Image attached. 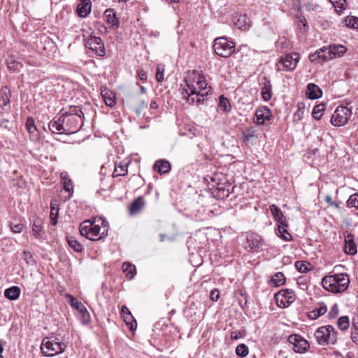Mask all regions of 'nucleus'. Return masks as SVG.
<instances>
[{
  "mask_svg": "<svg viewBox=\"0 0 358 358\" xmlns=\"http://www.w3.org/2000/svg\"><path fill=\"white\" fill-rule=\"evenodd\" d=\"M183 82L182 95L189 104H199L208 95L210 87L205 77L198 71H188Z\"/></svg>",
  "mask_w": 358,
  "mask_h": 358,
  "instance_id": "nucleus-1",
  "label": "nucleus"
},
{
  "mask_svg": "<svg viewBox=\"0 0 358 358\" xmlns=\"http://www.w3.org/2000/svg\"><path fill=\"white\" fill-rule=\"evenodd\" d=\"M108 223L102 217L83 222L80 225V233L90 241H96L107 236Z\"/></svg>",
  "mask_w": 358,
  "mask_h": 358,
  "instance_id": "nucleus-2",
  "label": "nucleus"
},
{
  "mask_svg": "<svg viewBox=\"0 0 358 358\" xmlns=\"http://www.w3.org/2000/svg\"><path fill=\"white\" fill-rule=\"evenodd\" d=\"M323 287L331 292L341 293L348 288L349 277L345 273H338L327 275L322 278Z\"/></svg>",
  "mask_w": 358,
  "mask_h": 358,
  "instance_id": "nucleus-3",
  "label": "nucleus"
},
{
  "mask_svg": "<svg viewBox=\"0 0 358 358\" xmlns=\"http://www.w3.org/2000/svg\"><path fill=\"white\" fill-rule=\"evenodd\" d=\"M65 349V343L57 341V338H45L41 345V350L46 357H52L62 353Z\"/></svg>",
  "mask_w": 358,
  "mask_h": 358,
  "instance_id": "nucleus-4",
  "label": "nucleus"
},
{
  "mask_svg": "<svg viewBox=\"0 0 358 358\" xmlns=\"http://www.w3.org/2000/svg\"><path fill=\"white\" fill-rule=\"evenodd\" d=\"M315 337L320 345L334 344L337 340V332L331 325L322 326L315 331Z\"/></svg>",
  "mask_w": 358,
  "mask_h": 358,
  "instance_id": "nucleus-5",
  "label": "nucleus"
},
{
  "mask_svg": "<svg viewBox=\"0 0 358 358\" xmlns=\"http://www.w3.org/2000/svg\"><path fill=\"white\" fill-rule=\"evenodd\" d=\"M299 60V55L296 52L288 53L281 56L276 64L277 71H294Z\"/></svg>",
  "mask_w": 358,
  "mask_h": 358,
  "instance_id": "nucleus-6",
  "label": "nucleus"
},
{
  "mask_svg": "<svg viewBox=\"0 0 358 358\" xmlns=\"http://www.w3.org/2000/svg\"><path fill=\"white\" fill-rule=\"evenodd\" d=\"M62 117L66 134H74L79 131L83 125V118L79 115L71 116L62 114Z\"/></svg>",
  "mask_w": 358,
  "mask_h": 358,
  "instance_id": "nucleus-7",
  "label": "nucleus"
},
{
  "mask_svg": "<svg viewBox=\"0 0 358 358\" xmlns=\"http://www.w3.org/2000/svg\"><path fill=\"white\" fill-rule=\"evenodd\" d=\"M352 112L346 106H338L333 113L331 122L335 127H341L345 124L350 117Z\"/></svg>",
  "mask_w": 358,
  "mask_h": 358,
  "instance_id": "nucleus-8",
  "label": "nucleus"
},
{
  "mask_svg": "<svg viewBox=\"0 0 358 358\" xmlns=\"http://www.w3.org/2000/svg\"><path fill=\"white\" fill-rule=\"evenodd\" d=\"M277 305L280 308L289 306L295 299V294L292 289H281L275 294Z\"/></svg>",
  "mask_w": 358,
  "mask_h": 358,
  "instance_id": "nucleus-9",
  "label": "nucleus"
},
{
  "mask_svg": "<svg viewBox=\"0 0 358 358\" xmlns=\"http://www.w3.org/2000/svg\"><path fill=\"white\" fill-rule=\"evenodd\" d=\"M289 343L296 353H304L310 348V344L305 338L298 334H292L288 337Z\"/></svg>",
  "mask_w": 358,
  "mask_h": 358,
  "instance_id": "nucleus-10",
  "label": "nucleus"
},
{
  "mask_svg": "<svg viewBox=\"0 0 358 358\" xmlns=\"http://www.w3.org/2000/svg\"><path fill=\"white\" fill-rule=\"evenodd\" d=\"M85 46L97 55L103 56L105 54L104 45L99 37L90 36L85 40Z\"/></svg>",
  "mask_w": 358,
  "mask_h": 358,
  "instance_id": "nucleus-11",
  "label": "nucleus"
},
{
  "mask_svg": "<svg viewBox=\"0 0 358 358\" xmlns=\"http://www.w3.org/2000/svg\"><path fill=\"white\" fill-rule=\"evenodd\" d=\"M263 245V240L260 235L251 233L247 235L244 248L248 252H252L260 248Z\"/></svg>",
  "mask_w": 358,
  "mask_h": 358,
  "instance_id": "nucleus-12",
  "label": "nucleus"
},
{
  "mask_svg": "<svg viewBox=\"0 0 358 358\" xmlns=\"http://www.w3.org/2000/svg\"><path fill=\"white\" fill-rule=\"evenodd\" d=\"M233 23L238 29L248 31L251 26L250 19L247 15L236 14L233 15Z\"/></svg>",
  "mask_w": 358,
  "mask_h": 358,
  "instance_id": "nucleus-13",
  "label": "nucleus"
},
{
  "mask_svg": "<svg viewBox=\"0 0 358 358\" xmlns=\"http://www.w3.org/2000/svg\"><path fill=\"white\" fill-rule=\"evenodd\" d=\"M67 297L70 298V304L72 307H73L75 309H76L80 314L84 322H87L90 321V314L88 311L87 310L86 308L84 306V305L78 301L76 298L72 296L71 295L67 294Z\"/></svg>",
  "mask_w": 358,
  "mask_h": 358,
  "instance_id": "nucleus-14",
  "label": "nucleus"
},
{
  "mask_svg": "<svg viewBox=\"0 0 358 358\" xmlns=\"http://www.w3.org/2000/svg\"><path fill=\"white\" fill-rule=\"evenodd\" d=\"M271 116V110L267 107L257 109L255 122L257 124H264L265 121L269 120Z\"/></svg>",
  "mask_w": 358,
  "mask_h": 358,
  "instance_id": "nucleus-15",
  "label": "nucleus"
},
{
  "mask_svg": "<svg viewBox=\"0 0 358 358\" xmlns=\"http://www.w3.org/2000/svg\"><path fill=\"white\" fill-rule=\"evenodd\" d=\"M103 17L110 29H117L119 22L113 9H106L103 13Z\"/></svg>",
  "mask_w": 358,
  "mask_h": 358,
  "instance_id": "nucleus-16",
  "label": "nucleus"
},
{
  "mask_svg": "<svg viewBox=\"0 0 358 358\" xmlns=\"http://www.w3.org/2000/svg\"><path fill=\"white\" fill-rule=\"evenodd\" d=\"M62 115L57 120H52L48 124L49 129L54 134H66L64 124H63Z\"/></svg>",
  "mask_w": 358,
  "mask_h": 358,
  "instance_id": "nucleus-17",
  "label": "nucleus"
},
{
  "mask_svg": "<svg viewBox=\"0 0 358 358\" xmlns=\"http://www.w3.org/2000/svg\"><path fill=\"white\" fill-rule=\"evenodd\" d=\"M307 97L310 99H317L322 96V92L320 88L314 83H309L306 91Z\"/></svg>",
  "mask_w": 358,
  "mask_h": 358,
  "instance_id": "nucleus-18",
  "label": "nucleus"
},
{
  "mask_svg": "<svg viewBox=\"0 0 358 358\" xmlns=\"http://www.w3.org/2000/svg\"><path fill=\"white\" fill-rule=\"evenodd\" d=\"M91 10L90 0H83L77 6V13L80 17H86Z\"/></svg>",
  "mask_w": 358,
  "mask_h": 358,
  "instance_id": "nucleus-19",
  "label": "nucleus"
},
{
  "mask_svg": "<svg viewBox=\"0 0 358 358\" xmlns=\"http://www.w3.org/2000/svg\"><path fill=\"white\" fill-rule=\"evenodd\" d=\"M101 96L108 106L113 107L115 105V96L110 90L107 88L101 89Z\"/></svg>",
  "mask_w": 358,
  "mask_h": 358,
  "instance_id": "nucleus-20",
  "label": "nucleus"
},
{
  "mask_svg": "<svg viewBox=\"0 0 358 358\" xmlns=\"http://www.w3.org/2000/svg\"><path fill=\"white\" fill-rule=\"evenodd\" d=\"M145 206V201L142 196H139L130 205L129 213L131 215H136L138 213L143 206Z\"/></svg>",
  "mask_w": 358,
  "mask_h": 358,
  "instance_id": "nucleus-21",
  "label": "nucleus"
},
{
  "mask_svg": "<svg viewBox=\"0 0 358 358\" xmlns=\"http://www.w3.org/2000/svg\"><path fill=\"white\" fill-rule=\"evenodd\" d=\"M270 210L275 220L279 223H285L286 222L285 216L280 210L276 205L272 204L270 206Z\"/></svg>",
  "mask_w": 358,
  "mask_h": 358,
  "instance_id": "nucleus-22",
  "label": "nucleus"
},
{
  "mask_svg": "<svg viewBox=\"0 0 358 358\" xmlns=\"http://www.w3.org/2000/svg\"><path fill=\"white\" fill-rule=\"evenodd\" d=\"M154 169L158 173L162 174L169 172L171 169V165L169 162L164 160H159L156 162Z\"/></svg>",
  "mask_w": 358,
  "mask_h": 358,
  "instance_id": "nucleus-23",
  "label": "nucleus"
},
{
  "mask_svg": "<svg viewBox=\"0 0 358 358\" xmlns=\"http://www.w3.org/2000/svg\"><path fill=\"white\" fill-rule=\"evenodd\" d=\"M25 127L30 134V138L33 139L36 138L38 136L37 128L34 124V120L32 117H29L27 119Z\"/></svg>",
  "mask_w": 358,
  "mask_h": 358,
  "instance_id": "nucleus-24",
  "label": "nucleus"
},
{
  "mask_svg": "<svg viewBox=\"0 0 358 358\" xmlns=\"http://www.w3.org/2000/svg\"><path fill=\"white\" fill-rule=\"evenodd\" d=\"M288 227L287 222L280 224L278 225V236L280 238L285 241H290L292 240V235L287 231L286 228Z\"/></svg>",
  "mask_w": 358,
  "mask_h": 358,
  "instance_id": "nucleus-25",
  "label": "nucleus"
},
{
  "mask_svg": "<svg viewBox=\"0 0 358 358\" xmlns=\"http://www.w3.org/2000/svg\"><path fill=\"white\" fill-rule=\"evenodd\" d=\"M60 177L63 183L64 190L67 192L72 193L73 189V182L69 178L67 173L62 172L60 174Z\"/></svg>",
  "mask_w": 358,
  "mask_h": 358,
  "instance_id": "nucleus-26",
  "label": "nucleus"
},
{
  "mask_svg": "<svg viewBox=\"0 0 358 358\" xmlns=\"http://www.w3.org/2000/svg\"><path fill=\"white\" fill-rule=\"evenodd\" d=\"M262 99L267 101L272 96L271 84L269 80H266L261 92Z\"/></svg>",
  "mask_w": 358,
  "mask_h": 358,
  "instance_id": "nucleus-27",
  "label": "nucleus"
},
{
  "mask_svg": "<svg viewBox=\"0 0 358 358\" xmlns=\"http://www.w3.org/2000/svg\"><path fill=\"white\" fill-rule=\"evenodd\" d=\"M345 252L349 255H355L357 253V248L352 241L351 235H348L345 237Z\"/></svg>",
  "mask_w": 358,
  "mask_h": 358,
  "instance_id": "nucleus-28",
  "label": "nucleus"
},
{
  "mask_svg": "<svg viewBox=\"0 0 358 358\" xmlns=\"http://www.w3.org/2000/svg\"><path fill=\"white\" fill-rule=\"evenodd\" d=\"M20 294V289L18 287L13 286L5 290L4 295L10 300H16Z\"/></svg>",
  "mask_w": 358,
  "mask_h": 358,
  "instance_id": "nucleus-29",
  "label": "nucleus"
},
{
  "mask_svg": "<svg viewBox=\"0 0 358 358\" xmlns=\"http://www.w3.org/2000/svg\"><path fill=\"white\" fill-rule=\"evenodd\" d=\"M329 47L331 51L334 59L343 56L347 51V48L343 45H334Z\"/></svg>",
  "mask_w": 358,
  "mask_h": 358,
  "instance_id": "nucleus-30",
  "label": "nucleus"
},
{
  "mask_svg": "<svg viewBox=\"0 0 358 358\" xmlns=\"http://www.w3.org/2000/svg\"><path fill=\"white\" fill-rule=\"evenodd\" d=\"M224 37H218L215 39L213 49L215 52L223 57H224Z\"/></svg>",
  "mask_w": 358,
  "mask_h": 358,
  "instance_id": "nucleus-31",
  "label": "nucleus"
},
{
  "mask_svg": "<svg viewBox=\"0 0 358 358\" xmlns=\"http://www.w3.org/2000/svg\"><path fill=\"white\" fill-rule=\"evenodd\" d=\"M127 166L126 164L120 162L119 164H115L114 171L113 173V178L118 176H124L127 174Z\"/></svg>",
  "mask_w": 358,
  "mask_h": 358,
  "instance_id": "nucleus-32",
  "label": "nucleus"
},
{
  "mask_svg": "<svg viewBox=\"0 0 358 358\" xmlns=\"http://www.w3.org/2000/svg\"><path fill=\"white\" fill-rule=\"evenodd\" d=\"M122 270L125 273L127 277L129 279L133 278L136 275V267L128 262H124L122 264Z\"/></svg>",
  "mask_w": 358,
  "mask_h": 358,
  "instance_id": "nucleus-33",
  "label": "nucleus"
},
{
  "mask_svg": "<svg viewBox=\"0 0 358 358\" xmlns=\"http://www.w3.org/2000/svg\"><path fill=\"white\" fill-rule=\"evenodd\" d=\"M6 63L7 67L13 71H19L22 67L21 63L16 61L13 57H9Z\"/></svg>",
  "mask_w": 358,
  "mask_h": 358,
  "instance_id": "nucleus-34",
  "label": "nucleus"
},
{
  "mask_svg": "<svg viewBox=\"0 0 358 358\" xmlns=\"http://www.w3.org/2000/svg\"><path fill=\"white\" fill-rule=\"evenodd\" d=\"M325 108H326L325 104H324V103H320V104L315 106L313 108V110L312 112L313 117L315 120H320L322 117V116L323 115V112L324 111Z\"/></svg>",
  "mask_w": 358,
  "mask_h": 358,
  "instance_id": "nucleus-35",
  "label": "nucleus"
},
{
  "mask_svg": "<svg viewBox=\"0 0 358 358\" xmlns=\"http://www.w3.org/2000/svg\"><path fill=\"white\" fill-rule=\"evenodd\" d=\"M59 215V208L52 202L50 203V220L51 224L55 226L57 223V217Z\"/></svg>",
  "mask_w": 358,
  "mask_h": 358,
  "instance_id": "nucleus-36",
  "label": "nucleus"
},
{
  "mask_svg": "<svg viewBox=\"0 0 358 358\" xmlns=\"http://www.w3.org/2000/svg\"><path fill=\"white\" fill-rule=\"evenodd\" d=\"M286 278L284 274L281 272L276 273L271 279L272 282L275 286H280L285 284Z\"/></svg>",
  "mask_w": 358,
  "mask_h": 358,
  "instance_id": "nucleus-37",
  "label": "nucleus"
},
{
  "mask_svg": "<svg viewBox=\"0 0 358 358\" xmlns=\"http://www.w3.org/2000/svg\"><path fill=\"white\" fill-rule=\"evenodd\" d=\"M225 57L230 56L235 52V43L230 39L225 37Z\"/></svg>",
  "mask_w": 358,
  "mask_h": 358,
  "instance_id": "nucleus-38",
  "label": "nucleus"
},
{
  "mask_svg": "<svg viewBox=\"0 0 358 358\" xmlns=\"http://www.w3.org/2000/svg\"><path fill=\"white\" fill-rule=\"evenodd\" d=\"M337 325L341 330L345 331L350 327V320L348 316H342L338 318Z\"/></svg>",
  "mask_w": 358,
  "mask_h": 358,
  "instance_id": "nucleus-39",
  "label": "nucleus"
},
{
  "mask_svg": "<svg viewBox=\"0 0 358 358\" xmlns=\"http://www.w3.org/2000/svg\"><path fill=\"white\" fill-rule=\"evenodd\" d=\"M257 129L252 127L248 129L246 131L243 132V136L247 141H251L252 139L257 138Z\"/></svg>",
  "mask_w": 358,
  "mask_h": 358,
  "instance_id": "nucleus-40",
  "label": "nucleus"
},
{
  "mask_svg": "<svg viewBox=\"0 0 358 358\" xmlns=\"http://www.w3.org/2000/svg\"><path fill=\"white\" fill-rule=\"evenodd\" d=\"M123 320L126 324L129 327L131 330H134L137 327V322L131 313L130 315H127L123 317Z\"/></svg>",
  "mask_w": 358,
  "mask_h": 358,
  "instance_id": "nucleus-41",
  "label": "nucleus"
},
{
  "mask_svg": "<svg viewBox=\"0 0 358 358\" xmlns=\"http://www.w3.org/2000/svg\"><path fill=\"white\" fill-rule=\"evenodd\" d=\"M346 204L349 208H355L358 209V192L350 195L346 202Z\"/></svg>",
  "mask_w": 358,
  "mask_h": 358,
  "instance_id": "nucleus-42",
  "label": "nucleus"
},
{
  "mask_svg": "<svg viewBox=\"0 0 358 358\" xmlns=\"http://www.w3.org/2000/svg\"><path fill=\"white\" fill-rule=\"evenodd\" d=\"M68 243L71 248H72L76 252H81L83 250V247L79 242L76 240L73 237L68 238Z\"/></svg>",
  "mask_w": 358,
  "mask_h": 358,
  "instance_id": "nucleus-43",
  "label": "nucleus"
},
{
  "mask_svg": "<svg viewBox=\"0 0 358 358\" xmlns=\"http://www.w3.org/2000/svg\"><path fill=\"white\" fill-rule=\"evenodd\" d=\"M310 264L305 261H297L295 267L300 273H306L309 270Z\"/></svg>",
  "mask_w": 358,
  "mask_h": 358,
  "instance_id": "nucleus-44",
  "label": "nucleus"
},
{
  "mask_svg": "<svg viewBox=\"0 0 358 358\" xmlns=\"http://www.w3.org/2000/svg\"><path fill=\"white\" fill-rule=\"evenodd\" d=\"M332 3L336 10L338 13H341L344 9H345V0H329Z\"/></svg>",
  "mask_w": 358,
  "mask_h": 358,
  "instance_id": "nucleus-45",
  "label": "nucleus"
},
{
  "mask_svg": "<svg viewBox=\"0 0 358 358\" xmlns=\"http://www.w3.org/2000/svg\"><path fill=\"white\" fill-rule=\"evenodd\" d=\"M320 50L322 51V53H320L322 55V62H327L334 59L333 55H331V51L329 47H323L320 48Z\"/></svg>",
  "mask_w": 358,
  "mask_h": 358,
  "instance_id": "nucleus-46",
  "label": "nucleus"
},
{
  "mask_svg": "<svg viewBox=\"0 0 358 358\" xmlns=\"http://www.w3.org/2000/svg\"><path fill=\"white\" fill-rule=\"evenodd\" d=\"M236 353L238 356H241V357H246L249 353L248 346L245 344L238 345L236 347Z\"/></svg>",
  "mask_w": 358,
  "mask_h": 358,
  "instance_id": "nucleus-47",
  "label": "nucleus"
},
{
  "mask_svg": "<svg viewBox=\"0 0 358 358\" xmlns=\"http://www.w3.org/2000/svg\"><path fill=\"white\" fill-rule=\"evenodd\" d=\"M345 22L346 25L350 28H358V17L354 16L348 17L346 18Z\"/></svg>",
  "mask_w": 358,
  "mask_h": 358,
  "instance_id": "nucleus-48",
  "label": "nucleus"
},
{
  "mask_svg": "<svg viewBox=\"0 0 358 358\" xmlns=\"http://www.w3.org/2000/svg\"><path fill=\"white\" fill-rule=\"evenodd\" d=\"M64 114L68 115H79L80 117L83 115V113L80 108L78 106H71L68 112H66Z\"/></svg>",
  "mask_w": 358,
  "mask_h": 358,
  "instance_id": "nucleus-49",
  "label": "nucleus"
},
{
  "mask_svg": "<svg viewBox=\"0 0 358 358\" xmlns=\"http://www.w3.org/2000/svg\"><path fill=\"white\" fill-rule=\"evenodd\" d=\"M10 227L13 233H21L24 229V225L21 222L15 223L12 222H10Z\"/></svg>",
  "mask_w": 358,
  "mask_h": 358,
  "instance_id": "nucleus-50",
  "label": "nucleus"
},
{
  "mask_svg": "<svg viewBox=\"0 0 358 358\" xmlns=\"http://www.w3.org/2000/svg\"><path fill=\"white\" fill-rule=\"evenodd\" d=\"M320 53H322V50H317L314 53L310 54L309 55V59L311 62L317 63L319 61H322V55Z\"/></svg>",
  "mask_w": 358,
  "mask_h": 358,
  "instance_id": "nucleus-51",
  "label": "nucleus"
},
{
  "mask_svg": "<svg viewBox=\"0 0 358 358\" xmlns=\"http://www.w3.org/2000/svg\"><path fill=\"white\" fill-rule=\"evenodd\" d=\"M164 68L161 65H158L156 70V80L157 82L161 83L164 80Z\"/></svg>",
  "mask_w": 358,
  "mask_h": 358,
  "instance_id": "nucleus-52",
  "label": "nucleus"
},
{
  "mask_svg": "<svg viewBox=\"0 0 358 358\" xmlns=\"http://www.w3.org/2000/svg\"><path fill=\"white\" fill-rule=\"evenodd\" d=\"M22 258L28 264H33L34 263V259H33L32 255L29 251L23 252Z\"/></svg>",
  "mask_w": 358,
  "mask_h": 358,
  "instance_id": "nucleus-53",
  "label": "nucleus"
},
{
  "mask_svg": "<svg viewBox=\"0 0 358 358\" xmlns=\"http://www.w3.org/2000/svg\"><path fill=\"white\" fill-rule=\"evenodd\" d=\"M303 108L299 107L298 110L295 112L294 115V120L296 121L301 120L303 116Z\"/></svg>",
  "mask_w": 358,
  "mask_h": 358,
  "instance_id": "nucleus-54",
  "label": "nucleus"
},
{
  "mask_svg": "<svg viewBox=\"0 0 358 358\" xmlns=\"http://www.w3.org/2000/svg\"><path fill=\"white\" fill-rule=\"evenodd\" d=\"M338 314V307L337 304H334L331 307V308L329 313V315L330 317L334 318L337 316Z\"/></svg>",
  "mask_w": 358,
  "mask_h": 358,
  "instance_id": "nucleus-55",
  "label": "nucleus"
},
{
  "mask_svg": "<svg viewBox=\"0 0 358 358\" xmlns=\"http://www.w3.org/2000/svg\"><path fill=\"white\" fill-rule=\"evenodd\" d=\"M287 43V41L285 38H280L276 42V46L278 50L282 51L283 50V45Z\"/></svg>",
  "mask_w": 358,
  "mask_h": 358,
  "instance_id": "nucleus-56",
  "label": "nucleus"
},
{
  "mask_svg": "<svg viewBox=\"0 0 358 358\" xmlns=\"http://www.w3.org/2000/svg\"><path fill=\"white\" fill-rule=\"evenodd\" d=\"M210 297L213 301H217L220 297V291L217 289H213L210 292Z\"/></svg>",
  "mask_w": 358,
  "mask_h": 358,
  "instance_id": "nucleus-57",
  "label": "nucleus"
},
{
  "mask_svg": "<svg viewBox=\"0 0 358 358\" xmlns=\"http://www.w3.org/2000/svg\"><path fill=\"white\" fill-rule=\"evenodd\" d=\"M351 338L353 343L358 345V331L352 330L351 332Z\"/></svg>",
  "mask_w": 358,
  "mask_h": 358,
  "instance_id": "nucleus-58",
  "label": "nucleus"
},
{
  "mask_svg": "<svg viewBox=\"0 0 358 358\" xmlns=\"http://www.w3.org/2000/svg\"><path fill=\"white\" fill-rule=\"evenodd\" d=\"M317 315H323L327 312V306L325 305H321L317 309H316Z\"/></svg>",
  "mask_w": 358,
  "mask_h": 358,
  "instance_id": "nucleus-59",
  "label": "nucleus"
},
{
  "mask_svg": "<svg viewBox=\"0 0 358 358\" xmlns=\"http://www.w3.org/2000/svg\"><path fill=\"white\" fill-rule=\"evenodd\" d=\"M138 78L143 80V81H145L147 80V74H146V72L142 69L141 70H138Z\"/></svg>",
  "mask_w": 358,
  "mask_h": 358,
  "instance_id": "nucleus-60",
  "label": "nucleus"
},
{
  "mask_svg": "<svg viewBox=\"0 0 358 358\" xmlns=\"http://www.w3.org/2000/svg\"><path fill=\"white\" fill-rule=\"evenodd\" d=\"M127 314L130 315L131 312L129 311V310L128 309V308L126 306H123L121 309L122 317H124V315H127Z\"/></svg>",
  "mask_w": 358,
  "mask_h": 358,
  "instance_id": "nucleus-61",
  "label": "nucleus"
},
{
  "mask_svg": "<svg viewBox=\"0 0 358 358\" xmlns=\"http://www.w3.org/2000/svg\"><path fill=\"white\" fill-rule=\"evenodd\" d=\"M352 330L358 331V317L353 318L352 322Z\"/></svg>",
  "mask_w": 358,
  "mask_h": 358,
  "instance_id": "nucleus-62",
  "label": "nucleus"
},
{
  "mask_svg": "<svg viewBox=\"0 0 358 358\" xmlns=\"http://www.w3.org/2000/svg\"><path fill=\"white\" fill-rule=\"evenodd\" d=\"M324 200L330 206L334 205V201H332L331 196L330 195H327Z\"/></svg>",
  "mask_w": 358,
  "mask_h": 358,
  "instance_id": "nucleus-63",
  "label": "nucleus"
},
{
  "mask_svg": "<svg viewBox=\"0 0 358 358\" xmlns=\"http://www.w3.org/2000/svg\"><path fill=\"white\" fill-rule=\"evenodd\" d=\"M309 317L311 319L315 320L320 317V315H317L316 310H313V311L310 312Z\"/></svg>",
  "mask_w": 358,
  "mask_h": 358,
  "instance_id": "nucleus-64",
  "label": "nucleus"
}]
</instances>
